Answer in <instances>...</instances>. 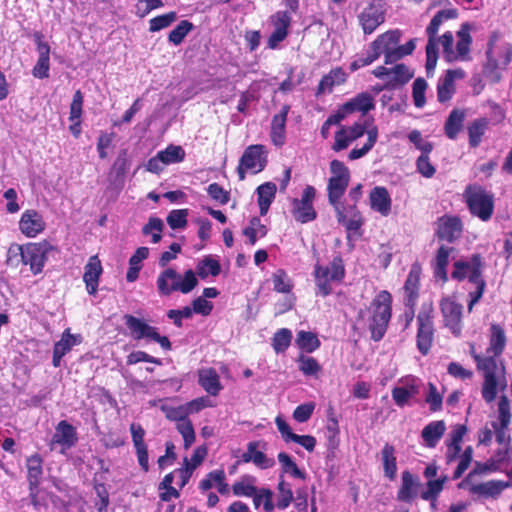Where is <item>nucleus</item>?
<instances>
[{"mask_svg":"<svg viewBox=\"0 0 512 512\" xmlns=\"http://www.w3.org/2000/svg\"><path fill=\"white\" fill-rule=\"evenodd\" d=\"M177 19V13L170 11L168 13L158 15L149 20V31L158 32L162 29L169 27Z\"/></svg>","mask_w":512,"mask_h":512,"instance_id":"nucleus-50","label":"nucleus"},{"mask_svg":"<svg viewBox=\"0 0 512 512\" xmlns=\"http://www.w3.org/2000/svg\"><path fill=\"white\" fill-rule=\"evenodd\" d=\"M428 389L425 402L429 405L431 411L436 412L442 407V396L433 383L428 384Z\"/></svg>","mask_w":512,"mask_h":512,"instance_id":"nucleus-60","label":"nucleus"},{"mask_svg":"<svg viewBox=\"0 0 512 512\" xmlns=\"http://www.w3.org/2000/svg\"><path fill=\"white\" fill-rule=\"evenodd\" d=\"M221 273L220 262L211 255L205 256L196 265V274L201 279H206L209 275L216 277Z\"/></svg>","mask_w":512,"mask_h":512,"instance_id":"nucleus-38","label":"nucleus"},{"mask_svg":"<svg viewBox=\"0 0 512 512\" xmlns=\"http://www.w3.org/2000/svg\"><path fill=\"white\" fill-rule=\"evenodd\" d=\"M381 459L383 462L384 475L393 481L397 474V464L395 456V448L393 445L386 443L381 450Z\"/></svg>","mask_w":512,"mask_h":512,"instance_id":"nucleus-36","label":"nucleus"},{"mask_svg":"<svg viewBox=\"0 0 512 512\" xmlns=\"http://www.w3.org/2000/svg\"><path fill=\"white\" fill-rule=\"evenodd\" d=\"M453 279L463 280L468 277L470 282H478L481 277V257L474 255L471 262L457 261L451 274Z\"/></svg>","mask_w":512,"mask_h":512,"instance_id":"nucleus-22","label":"nucleus"},{"mask_svg":"<svg viewBox=\"0 0 512 512\" xmlns=\"http://www.w3.org/2000/svg\"><path fill=\"white\" fill-rule=\"evenodd\" d=\"M315 409V404L313 402L304 403L297 406L293 411V418L299 423L307 422Z\"/></svg>","mask_w":512,"mask_h":512,"instance_id":"nucleus-62","label":"nucleus"},{"mask_svg":"<svg viewBox=\"0 0 512 512\" xmlns=\"http://www.w3.org/2000/svg\"><path fill=\"white\" fill-rule=\"evenodd\" d=\"M346 270L343 258L335 256L328 265L316 262L313 277L316 287V295L326 297L332 294V283H341L345 278Z\"/></svg>","mask_w":512,"mask_h":512,"instance_id":"nucleus-5","label":"nucleus"},{"mask_svg":"<svg viewBox=\"0 0 512 512\" xmlns=\"http://www.w3.org/2000/svg\"><path fill=\"white\" fill-rule=\"evenodd\" d=\"M488 125V119L479 118L468 126L469 144L471 147H477L480 144Z\"/></svg>","mask_w":512,"mask_h":512,"instance_id":"nucleus-40","label":"nucleus"},{"mask_svg":"<svg viewBox=\"0 0 512 512\" xmlns=\"http://www.w3.org/2000/svg\"><path fill=\"white\" fill-rule=\"evenodd\" d=\"M334 143L332 145V150L335 152H340L349 147V145L353 142L349 137L348 133L345 130V127L342 126L336 133L334 137Z\"/></svg>","mask_w":512,"mask_h":512,"instance_id":"nucleus-64","label":"nucleus"},{"mask_svg":"<svg viewBox=\"0 0 512 512\" xmlns=\"http://www.w3.org/2000/svg\"><path fill=\"white\" fill-rule=\"evenodd\" d=\"M470 212L482 221H488L494 211L493 194L479 185H469L464 192Z\"/></svg>","mask_w":512,"mask_h":512,"instance_id":"nucleus-8","label":"nucleus"},{"mask_svg":"<svg viewBox=\"0 0 512 512\" xmlns=\"http://www.w3.org/2000/svg\"><path fill=\"white\" fill-rule=\"evenodd\" d=\"M295 343L301 351L306 353H312L321 346V342L314 332L304 330L297 332Z\"/></svg>","mask_w":512,"mask_h":512,"instance_id":"nucleus-37","label":"nucleus"},{"mask_svg":"<svg viewBox=\"0 0 512 512\" xmlns=\"http://www.w3.org/2000/svg\"><path fill=\"white\" fill-rule=\"evenodd\" d=\"M434 312L432 302L423 303L422 315L418 327V350L426 355L433 342L432 314Z\"/></svg>","mask_w":512,"mask_h":512,"instance_id":"nucleus-14","label":"nucleus"},{"mask_svg":"<svg viewBox=\"0 0 512 512\" xmlns=\"http://www.w3.org/2000/svg\"><path fill=\"white\" fill-rule=\"evenodd\" d=\"M505 345L504 330L499 325L494 324L491 326L490 343L486 355L483 357L474 356L478 368L483 371L482 397L488 403L496 398L498 390H504L507 386L505 367L499 358Z\"/></svg>","mask_w":512,"mask_h":512,"instance_id":"nucleus-2","label":"nucleus"},{"mask_svg":"<svg viewBox=\"0 0 512 512\" xmlns=\"http://www.w3.org/2000/svg\"><path fill=\"white\" fill-rule=\"evenodd\" d=\"M368 329L373 341H380L388 328L392 316V296L386 291H380L370 304Z\"/></svg>","mask_w":512,"mask_h":512,"instance_id":"nucleus-4","label":"nucleus"},{"mask_svg":"<svg viewBox=\"0 0 512 512\" xmlns=\"http://www.w3.org/2000/svg\"><path fill=\"white\" fill-rule=\"evenodd\" d=\"M387 5L383 0H370L358 14V22L365 35L372 34L386 19Z\"/></svg>","mask_w":512,"mask_h":512,"instance_id":"nucleus-12","label":"nucleus"},{"mask_svg":"<svg viewBox=\"0 0 512 512\" xmlns=\"http://www.w3.org/2000/svg\"><path fill=\"white\" fill-rule=\"evenodd\" d=\"M102 273L103 267L98 255L89 257L88 262L84 266L83 274V281L89 295L94 296L97 293Z\"/></svg>","mask_w":512,"mask_h":512,"instance_id":"nucleus-20","label":"nucleus"},{"mask_svg":"<svg viewBox=\"0 0 512 512\" xmlns=\"http://www.w3.org/2000/svg\"><path fill=\"white\" fill-rule=\"evenodd\" d=\"M449 254L450 249L442 246L439 248L436 256L434 274L435 277L441 279L443 282H446L448 279L446 267L449 263Z\"/></svg>","mask_w":512,"mask_h":512,"instance_id":"nucleus-48","label":"nucleus"},{"mask_svg":"<svg viewBox=\"0 0 512 512\" xmlns=\"http://www.w3.org/2000/svg\"><path fill=\"white\" fill-rule=\"evenodd\" d=\"M23 265H28L33 275L42 273L45 263L50 255L59 254L57 246L49 241L30 242L24 244Z\"/></svg>","mask_w":512,"mask_h":512,"instance_id":"nucleus-7","label":"nucleus"},{"mask_svg":"<svg viewBox=\"0 0 512 512\" xmlns=\"http://www.w3.org/2000/svg\"><path fill=\"white\" fill-rule=\"evenodd\" d=\"M198 383L211 396H217L223 389L220 377L214 368L200 369Z\"/></svg>","mask_w":512,"mask_h":512,"instance_id":"nucleus-29","label":"nucleus"},{"mask_svg":"<svg viewBox=\"0 0 512 512\" xmlns=\"http://www.w3.org/2000/svg\"><path fill=\"white\" fill-rule=\"evenodd\" d=\"M292 341V333L288 328H281L274 333L272 347L277 354L284 353Z\"/></svg>","mask_w":512,"mask_h":512,"instance_id":"nucleus-46","label":"nucleus"},{"mask_svg":"<svg viewBox=\"0 0 512 512\" xmlns=\"http://www.w3.org/2000/svg\"><path fill=\"white\" fill-rule=\"evenodd\" d=\"M277 187L273 182H265L257 187V201L261 216H265L276 196Z\"/></svg>","mask_w":512,"mask_h":512,"instance_id":"nucleus-33","label":"nucleus"},{"mask_svg":"<svg viewBox=\"0 0 512 512\" xmlns=\"http://www.w3.org/2000/svg\"><path fill=\"white\" fill-rule=\"evenodd\" d=\"M447 481V476L443 475L436 479H430L427 481L425 487L421 491V497L423 499L437 498L440 492L443 490L444 483Z\"/></svg>","mask_w":512,"mask_h":512,"instance_id":"nucleus-49","label":"nucleus"},{"mask_svg":"<svg viewBox=\"0 0 512 512\" xmlns=\"http://www.w3.org/2000/svg\"><path fill=\"white\" fill-rule=\"evenodd\" d=\"M413 76V73L404 64H397L391 68V76L389 79V85H403L407 83Z\"/></svg>","mask_w":512,"mask_h":512,"instance_id":"nucleus-53","label":"nucleus"},{"mask_svg":"<svg viewBox=\"0 0 512 512\" xmlns=\"http://www.w3.org/2000/svg\"><path fill=\"white\" fill-rule=\"evenodd\" d=\"M194 29V25L192 22L188 20L180 21L176 27L170 31L168 35V41L174 44L175 46L180 45L186 36Z\"/></svg>","mask_w":512,"mask_h":512,"instance_id":"nucleus-45","label":"nucleus"},{"mask_svg":"<svg viewBox=\"0 0 512 512\" xmlns=\"http://www.w3.org/2000/svg\"><path fill=\"white\" fill-rule=\"evenodd\" d=\"M462 225L458 218L447 217L440 219L438 226V236L442 240L452 242L461 235Z\"/></svg>","mask_w":512,"mask_h":512,"instance_id":"nucleus-32","label":"nucleus"},{"mask_svg":"<svg viewBox=\"0 0 512 512\" xmlns=\"http://www.w3.org/2000/svg\"><path fill=\"white\" fill-rule=\"evenodd\" d=\"M123 320L133 339H145L147 341L156 342L165 351L172 349L169 338L160 335L158 329L146 323L144 319L137 318L131 314H125Z\"/></svg>","mask_w":512,"mask_h":512,"instance_id":"nucleus-10","label":"nucleus"},{"mask_svg":"<svg viewBox=\"0 0 512 512\" xmlns=\"http://www.w3.org/2000/svg\"><path fill=\"white\" fill-rule=\"evenodd\" d=\"M315 196V188L307 185L303 190L302 198L293 199L292 215L297 222L304 224L316 219L317 213L313 206Z\"/></svg>","mask_w":512,"mask_h":512,"instance_id":"nucleus-13","label":"nucleus"},{"mask_svg":"<svg viewBox=\"0 0 512 512\" xmlns=\"http://www.w3.org/2000/svg\"><path fill=\"white\" fill-rule=\"evenodd\" d=\"M290 108V105L284 104L281 107L280 112L275 114L272 118L270 126V138L271 142L277 147H282L285 144L286 122Z\"/></svg>","mask_w":512,"mask_h":512,"instance_id":"nucleus-24","label":"nucleus"},{"mask_svg":"<svg viewBox=\"0 0 512 512\" xmlns=\"http://www.w3.org/2000/svg\"><path fill=\"white\" fill-rule=\"evenodd\" d=\"M370 207L382 216H388L391 212V197L383 186L374 187L369 193Z\"/></svg>","mask_w":512,"mask_h":512,"instance_id":"nucleus-25","label":"nucleus"},{"mask_svg":"<svg viewBox=\"0 0 512 512\" xmlns=\"http://www.w3.org/2000/svg\"><path fill=\"white\" fill-rule=\"evenodd\" d=\"M374 99L368 92H363L350 99L348 102L342 105L339 109L340 113H343L344 117L355 111L362 112L363 114L374 109Z\"/></svg>","mask_w":512,"mask_h":512,"instance_id":"nucleus-26","label":"nucleus"},{"mask_svg":"<svg viewBox=\"0 0 512 512\" xmlns=\"http://www.w3.org/2000/svg\"><path fill=\"white\" fill-rule=\"evenodd\" d=\"M156 283L158 293L161 296H169L176 291L190 293L198 285V280L192 269L186 270L182 277L175 269L166 268L159 274Z\"/></svg>","mask_w":512,"mask_h":512,"instance_id":"nucleus-6","label":"nucleus"},{"mask_svg":"<svg viewBox=\"0 0 512 512\" xmlns=\"http://www.w3.org/2000/svg\"><path fill=\"white\" fill-rule=\"evenodd\" d=\"M332 176L328 180V202L334 209L342 205L340 200L344 196L350 181L349 169L342 161L334 159L330 162Z\"/></svg>","mask_w":512,"mask_h":512,"instance_id":"nucleus-9","label":"nucleus"},{"mask_svg":"<svg viewBox=\"0 0 512 512\" xmlns=\"http://www.w3.org/2000/svg\"><path fill=\"white\" fill-rule=\"evenodd\" d=\"M163 228V221L159 217H150L147 224L143 226L142 233L144 235L152 234V242L156 244L162 239Z\"/></svg>","mask_w":512,"mask_h":512,"instance_id":"nucleus-51","label":"nucleus"},{"mask_svg":"<svg viewBox=\"0 0 512 512\" xmlns=\"http://www.w3.org/2000/svg\"><path fill=\"white\" fill-rule=\"evenodd\" d=\"M465 118V114L460 110H453L446 123H445V133L450 139H455L463 126V121Z\"/></svg>","mask_w":512,"mask_h":512,"instance_id":"nucleus-43","label":"nucleus"},{"mask_svg":"<svg viewBox=\"0 0 512 512\" xmlns=\"http://www.w3.org/2000/svg\"><path fill=\"white\" fill-rule=\"evenodd\" d=\"M378 138V129L376 126H371L367 131V140L361 148H353L348 155L349 160H357L365 156L375 145Z\"/></svg>","mask_w":512,"mask_h":512,"instance_id":"nucleus-39","label":"nucleus"},{"mask_svg":"<svg viewBox=\"0 0 512 512\" xmlns=\"http://www.w3.org/2000/svg\"><path fill=\"white\" fill-rule=\"evenodd\" d=\"M278 461L281 464V471L283 474H290L294 478L302 479L304 480L306 478L305 472H303L295 461L292 459L290 455H288L285 452H280L278 454Z\"/></svg>","mask_w":512,"mask_h":512,"instance_id":"nucleus-42","label":"nucleus"},{"mask_svg":"<svg viewBox=\"0 0 512 512\" xmlns=\"http://www.w3.org/2000/svg\"><path fill=\"white\" fill-rule=\"evenodd\" d=\"M52 441L66 449L73 447L78 441L76 428L66 420L60 421Z\"/></svg>","mask_w":512,"mask_h":512,"instance_id":"nucleus-27","label":"nucleus"},{"mask_svg":"<svg viewBox=\"0 0 512 512\" xmlns=\"http://www.w3.org/2000/svg\"><path fill=\"white\" fill-rule=\"evenodd\" d=\"M473 458V448L472 446H467L465 450L458 456L459 463L453 473V478H460L463 473L468 469L472 462Z\"/></svg>","mask_w":512,"mask_h":512,"instance_id":"nucleus-57","label":"nucleus"},{"mask_svg":"<svg viewBox=\"0 0 512 512\" xmlns=\"http://www.w3.org/2000/svg\"><path fill=\"white\" fill-rule=\"evenodd\" d=\"M159 158L165 165L182 162L185 158V151L181 146L169 145L166 149L159 151Z\"/></svg>","mask_w":512,"mask_h":512,"instance_id":"nucleus-47","label":"nucleus"},{"mask_svg":"<svg viewBox=\"0 0 512 512\" xmlns=\"http://www.w3.org/2000/svg\"><path fill=\"white\" fill-rule=\"evenodd\" d=\"M499 39V33L493 32L488 41V48L486 51L488 63L493 68L504 69L508 66L512 59V44L503 43L497 50H494V45Z\"/></svg>","mask_w":512,"mask_h":512,"instance_id":"nucleus-16","label":"nucleus"},{"mask_svg":"<svg viewBox=\"0 0 512 512\" xmlns=\"http://www.w3.org/2000/svg\"><path fill=\"white\" fill-rule=\"evenodd\" d=\"M458 17L457 9H443L438 11L431 19L426 28L428 42L426 45V71L427 75L434 72L439 57L438 47L442 48V57L448 63L468 62L471 60L472 25L468 22L461 24L456 32L457 42L455 44L454 35L451 31H446L443 35L437 36L441 25L451 19Z\"/></svg>","mask_w":512,"mask_h":512,"instance_id":"nucleus-1","label":"nucleus"},{"mask_svg":"<svg viewBox=\"0 0 512 512\" xmlns=\"http://www.w3.org/2000/svg\"><path fill=\"white\" fill-rule=\"evenodd\" d=\"M298 368L305 376H315L321 372L322 367L318 360L312 356L300 354L297 358Z\"/></svg>","mask_w":512,"mask_h":512,"instance_id":"nucleus-44","label":"nucleus"},{"mask_svg":"<svg viewBox=\"0 0 512 512\" xmlns=\"http://www.w3.org/2000/svg\"><path fill=\"white\" fill-rule=\"evenodd\" d=\"M464 71L462 69L447 70L443 79L438 83V99L440 102L448 101L454 92V80L463 78Z\"/></svg>","mask_w":512,"mask_h":512,"instance_id":"nucleus-30","label":"nucleus"},{"mask_svg":"<svg viewBox=\"0 0 512 512\" xmlns=\"http://www.w3.org/2000/svg\"><path fill=\"white\" fill-rule=\"evenodd\" d=\"M404 290V303L409 307L410 312L406 313L408 321H412L414 317V305L416 301V264L412 265L405 285Z\"/></svg>","mask_w":512,"mask_h":512,"instance_id":"nucleus-34","label":"nucleus"},{"mask_svg":"<svg viewBox=\"0 0 512 512\" xmlns=\"http://www.w3.org/2000/svg\"><path fill=\"white\" fill-rule=\"evenodd\" d=\"M188 209H174L169 212L166 221L169 227L173 230L184 229L187 224Z\"/></svg>","mask_w":512,"mask_h":512,"instance_id":"nucleus-52","label":"nucleus"},{"mask_svg":"<svg viewBox=\"0 0 512 512\" xmlns=\"http://www.w3.org/2000/svg\"><path fill=\"white\" fill-rule=\"evenodd\" d=\"M273 288L278 293H290L293 284L289 280L287 273L284 269H278L272 277Z\"/></svg>","mask_w":512,"mask_h":512,"instance_id":"nucleus-54","label":"nucleus"},{"mask_svg":"<svg viewBox=\"0 0 512 512\" xmlns=\"http://www.w3.org/2000/svg\"><path fill=\"white\" fill-rule=\"evenodd\" d=\"M178 432L182 435L184 441V448L188 449L195 441V431L193 424L190 419L182 420L180 423H176Z\"/></svg>","mask_w":512,"mask_h":512,"instance_id":"nucleus-56","label":"nucleus"},{"mask_svg":"<svg viewBox=\"0 0 512 512\" xmlns=\"http://www.w3.org/2000/svg\"><path fill=\"white\" fill-rule=\"evenodd\" d=\"M440 306L445 325L453 334L459 335L461 332L462 305L457 303L452 297H446L442 299Z\"/></svg>","mask_w":512,"mask_h":512,"instance_id":"nucleus-18","label":"nucleus"},{"mask_svg":"<svg viewBox=\"0 0 512 512\" xmlns=\"http://www.w3.org/2000/svg\"><path fill=\"white\" fill-rule=\"evenodd\" d=\"M129 166L128 152L126 149H122L112 165V171L115 173L116 177L122 178L127 173Z\"/></svg>","mask_w":512,"mask_h":512,"instance_id":"nucleus-58","label":"nucleus"},{"mask_svg":"<svg viewBox=\"0 0 512 512\" xmlns=\"http://www.w3.org/2000/svg\"><path fill=\"white\" fill-rule=\"evenodd\" d=\"M269 19L274 30L268 38L267 46L269 49H276L288 36L292 17L288 11H277Z\"/></svg>","mask_w":512,"mask_h":512,"instance_id":"nucleus-15","label":"nucleus"},{"mask_svg":"<svg viewBox=\"0 0 512 512\" xmlns=\"http://www.w3.org/2000/svg\"><path fill=\"white\" fill-rule=\"evenodd\" d=\"M277 490L278 497L276 507L280 510H284L292 503L294 496L291 485L284 480L283 475H280Z\"/></svg>","mask_w":512,"mask_h":512,"instance_id":"nucleus-41","label":"nucleus"},{"mask_svg":"<svg viewBox=\"0 0 512 512\" xmlns=\"http://www.w3.org/2000/svg\"><path fill=\"white\" fill-rule=\"evenodd\" d=\"M208 195L215 201L225 205L230 200V193L218 183H211L207 188Z\"/></svg>","mask_w":512,"mask_h":512,"instance_id":"nucleus-61","label":"nucleus"},{"mask_svg":"<svg viewBox=\"0 0 512 512\" xmlns=\"http://www.w3.org/2000/svg\"><path fill=\"white\" fill-rule=\"evenodd\" d=\"M414 485L413 475L409 471L402 473V485L397 493V499L402 502L412 500V487Z\"/></svg>","mask_w":512,"mask_h":512,"instance_id":"nucleus-55","label":"nucleus"},{"mask_svg":"<svg viewBox=\"0 0 512 512\" xmlns=\"http://www.w3.org/2000/svg\"><path fill=\"white\" fill-rule=\"evenodd\" d=\"M402 31L399 29H391L380 35L372 41L369 48L373 51L375 56L379 58L384 54L385 64H392L410 55L415 49V39H410L403 45H400Z\"/></svg>","mask_w":512,"mask_h":512,"instance_id":"nucleus-3","label":"nucleus"},{"mask_svg":"<svg viewBox=\"0 0 512 512\" xmlns=\"http://www.w3.org/2000/svg\"><path fill=\"white\" fill-rule=\"evenodd\" d=\"M130 433L132 437V442L136 450L137 460L144 472L149 471V457H148V448L144 442L145 430L138 423L130 424Z\"/></svg>","mask_w":512,"mask_h":512,"instance_id":"nucleus-23","label":"nucleus"},{"mask_svg":"<svg viewBox=\"0 0 512 512\" xmlns=\"http://www.w3.org/2000/svg\"><path fill=\"white\" fill-rule=\"evenodd\" d=\"M46 228V223L40 212L35 209L25 210L19 220V230L23 235L34 238Z\"/></svg>","mask_w":512,"mask_h":512,"instance_id":"nucleus-17","label":"nucleus"},{"mask_svg":"<svg viewBox=\"0 0 512 512\" xmlns=\"http://www.w3.org/2000/svg\"><path fill=\"white\" fill-rule=\"evenodd\" d=\"M82 342L80 334H71L70 328L63 331L61 338L54 344L52 365L57 368L61 365L62 358L71 351V349Z\"/></svg>","mask_w":512,"mask_h":512,"instance_id":"nucleus-21","label":"nucleus"},{"mask_svg":"<svg viewBox=\"0 0 512 512\" xmlns=\"http://www.w3.org/2000/svg\"><path fill=\"white\" fill-rule=\"evenodd\" d=\"M83 94L80 90H77L70 104L69 121L81 120L83 113Z\"/></svg>","mask_w":512,"mask_h":512,"instance_id":"nucleus-59","label":"nucleus"},{"mask_svg":"<svg viewBox=\"0 0 512 512\" xmlns=\"http://www.w3.org/2000/svg\"><path fill=\"white\" fill-rule=\"evenodd\" d=\"M192 315V309L189 306H185L182 309H171L167 312V317L172 320L173 324L178 328L183 326V318L189 319Z\"/></svg>","mask_w":512,"mask_h":512,"instance_id":"nucleus-63","label":"nucleus"},{"mask_svg":"<svg viewBox=\"0 0 512 512\" xmlns=\"http://www.w3.org/2000/svg\"><path fill=\"white\" fill-rule=\"evenodd\" d=\"M334 210L336 212L338 222L343 225L348 232H352L358 236H361L363 218L355 204L349 206L348 208L340 205L338 206V209Z\"/></svg>","mask_w":512,"mask_h":512,"instance_id":"nucleus-19","label":"nucleus"},{"mask_svg":"<svg viewBox=\"0 0 512 512\" xmlns=\"http://www.w3.org/2000/svg\"><path fill=\"white\" fill-rule=\"evenodd\" d=\"M508 486L502 481L491 480L484 483L474 484L469 491L484 497H497Z\"/></svg>","mask_w":512,"mask_h":512,"instance_id":"nucleus-35","label":"nucleus"},{"mask_svg":"<svg viewBox=\"0 0 512 512\" xmlns=\"http://www.w3.org/2000/svg\"><path fill=\"white\" fill-rule=\"evenodd\" d=\"M267 162V152L264 145H249L244 150L237 166L239 180H245L247 171L253 174L263 171Z\"/></svg>","mask_w":512,"mask_h":512,"instance_id":"nucleus-11","label":"nucleus"},{"mask_svg":"<svg viewBox=\"0 0 512 512\" xmlns=\"http://www.w3.org/2000/svg\"><path fill=\"white\" fill-rule=\"evenodd\" d=\"M446 431V424L443 420L432 421L426 425L422 432L421 437L424 445L429 448H434L443 437Z\"/></svg>","mask_w":512,"mask_h":512,"instance_id":"nucleus-31","label":"nucleus"},{"mask_svg":"<svg viewBox=\"0 0 512 512\" xmlns=\"http://www.w3.org/2000/svg\"><path fill=\"white\" fill-rule=\"evenodd\" d=\"M42 463L43 460L38 453L27 458V480L31 495H35L39 487L43 474Z\"/></svg>","mask_w":512,"mask_h":512,"instance_id":"nucleus-28","label":"nucleus"}]
</instances>
